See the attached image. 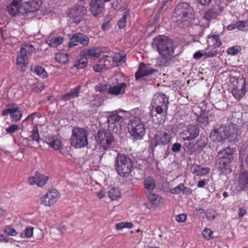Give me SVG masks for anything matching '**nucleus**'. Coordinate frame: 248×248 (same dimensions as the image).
I'll use <instances>...</instances> for the list:
<instances>
[{
  "instance_id": "f257e3e1",
  "label": "nucleus",
  "mask_w": 248,
  "mask_h": 248,
  "mask_svg": "<svg viewBox=\"0 0 248 248\" xmlns=\"http://www.w3.org/2000/svg\"><path fill=\"white\" fill-rule=\"evenodd\" d=\"M194 11L191 6L187 3L178 4L174 8L172 20L182 27L188 26L194 18Z\"/></svg>"
},
{
  "instance_id": "f03ea898",
  "label": "nucleus",
  "mask_w": 248,
  "mask_h": 248,
  "mask_svg": "<svg viewBox=\"0 0 248 248\" xmlns=\"http://www.w3.org/2000/svg\"><path fill=\"white\" fill-rule=\"evenodd\" d=\"M135 115L130 119L128 124V131L134 141L140 140L146 134L145 124L143 121V115L138 111Z\"/></svg>"
},
{
  "instance_id": "7ed1b4c3",
  "label": "nucleus",
  "mask_w": 248,
  "mask_h": 248,
  "mask_svg": "<svg viewBox=\"0 0 248 248\" xmlns=\"http://www.w3.org/2000/svg\"><path fill=\"white\" fill-rule=\"evenodd\" d=\"M152 46L164 59H169L174 54L175 47L173 42L165 36L158 35L154 38Z\"/></svg>"
},
{
  "instance_id": "20e7f679",
  "label": "nucleus",
  "mask_w": 248,
  "mask_h": 248,
  "mask_svg": "<svg viewBox=\"0 0 248 248\" xmlns=\"http://www.w3.org/2000/svg\"><path fill=\"white\" fill-rule=\"evenodd\" d=\"M114 166L119 176L127 177L132 171L133 163L127 155L119 153L115 159Z\"/></svg>"
},
{
  "instance_id": "39448f33",
  "label": "nucleus",
  "mask_w": 248,
  "mask_h": 248,
  "mask_svg": "<svg viewBox=\"0 0 248 248\" xmlns=\"http://www.w3.org/2000/svg\"><path fill=\"white\" fill-rule=\"evenodd\" d=\"M71 145L76 148H81L88 144V134L83 128L75 127L73 129L71 138Z\"/></svg>"
},
{
  "instance_id": "423d86ee",
  "label": "nucleus",
  "mask_w": 248,
  "mask_h": 248,
  "mask_svg": "<svg viewBox=\"0 0 248 248\" xmlns=\"http://www.w3.org/2000/svg\"><path fill=\"white\" fill-rule=\"evenodd\" d=\"M169 98L165 93H155L152 102V106L158 114L165 113L168 109Z\"/></svg>"
},
{
  "instance_id": "0eeeda50",
  "label": "nucleus",
  "mask_w": 248,
  "mask_h": 248,
  "mask_svg": "<svg viewBox=\"0 0 248 248\" xmlns=\"http://www.w3.org/2000/svg\"><path fill=\"white\" fill-rule=\"evenodd\" d=\"M97 140L100 147L104 150H109L113 148V136L109 132L99 130L97 132Z\"/></svg>"
},
{
  "instance_id": "6e6552de",
  "label": "nucleus",
  "mask_w": 248,
  "mask_h": 248,
  "mask_svg": "<svg viewBox=\"0 0 248 248\" xmlns=\"http://www.w3.org/2000/svg\"><path fill=\"white\" fill-rule=\"evenodd\" d=\"M1 115L5 116L8 115L12 122H19L22 116V111L20 107L15 103H10L6 106V108L1 112Z\"/></svg>"
},
{
  "instance_id": "1a4fd4ad",
  "label": "nucleus",
  "mask_w": 248,
  "mask_h": 248,
  "mask_svg": "<svg viewBox=\"0 0 248 248\" xmlns=\"http://www.w3.org/2000/svg\"><path fill=\"white\" fill-rule=\"evenodd\" d=\"M60 198V193L56 189L48 190L40 198L42 205L46 207H51L55 205Z\"/></svg>"
},
{
  "instance_id": "9d476101",
  "label": "nucleus",
  "mask_w": 248,
  "mask_h": 248,
  "mask_svg": "<svg viewBox=\"0 0 248 248\" xmlns=\"http://www.w3.org/2000/svg\"><path fill=\"white\" fill-rule=\"evenodd\" d=\"M170 135L164 131H157L154 138L151 140L150 147L152 151L158 145H165L168 144L170 140Z\"/></svg>"
},
{
  "instance_id": "9b49d317",
  "label": "nucleus",
  "mask_w": 248,
  "mask_h": 248,
  "mask_svg": "<svg viewBox=\"0 0 248 248\" xmlns=\"http://www.w3.org/2000/svg\"><path fill=\"white\" fill-rule=\"evenodd\" d=\"M36 114V113L30 114L27 118L23 121V124L33 125V128L31 131V135L29 136V138H25L24 139V140L26 141H28V140L30 141L31 140L32 141H35L38 143L39 142L40 137L39 134L37 124H34L33 122L34 116Z\"/></svg>"
},
{
  "instance_id": "f8f14e48",
  "label": "nucleus",
  "mask_w": 248,
  "mask_h": 248,
  "mask_svg": "<svg viewBox=\"0 0 248 248\" xmlns=\"http://www.w3.org/2000/svg\"><path fill=\"white\" fill-rule=\"evenodd\" d=\"M124 116L117 113H113L108 116L107 122L109 131L117 132L119 128L121 127V124L124 121Z\"/></svg>"
},
{
  "instance_id": "ddd939ff",
  "label": "nucleus",
  "mask_w": 248,
  "mask_h": 248,
  "mask_svg": "<svg viewBox=\"0 0 248 248\" xmlns=\"http://www.w3.org/2000/svg\"><path fill=\"white\" fill-rule=\"evenodd\" d=\"M200 129L198 126L189 124L186 129L180 133V137L184 141H190L195 139L199 135Z\"/></svg>"
},
{
  "instance_id": "4468645a",
  "label": "nucleus",
  "mask_w": 248,
  "mask_h": 248,
  "mask_svg": "<svg viewBox=\"0 0 248 248\" xmlns=\"http://www.w3.org/2000/svg\"><path fill=\"white\" fill-rule=\"evenodd\" d=\"M87 10L84 6L78 5L70 9L69 12V16L73 19V22L79 23L85 18Z\"/></svg>"
},
{
  "instance_id": "2eb2a0df",
  "label": "nucleus",
  "mask_w": 248,
  "mask_h": 248,
  "mask_svg": "<svg viewBox=\"0 0 248 248\" xmlns=\"http://www.w3.org/2000/svg\"><path fill=\"white\" fill-rule=\"evenodd\" d=\"M222 125L223 134L226 140H235L240 134V129L233 124L228 125Z\"/></svg>"
},
{
  "instance_id": "dca6fc26",
  "label": "nucleus",
  "mask_w": 248,
  "mask_h": 248,
  "mask_svg": "<svg viewBox=\"0 0 248 248\" xmlns=\"http://www.w3.org/2000/svg\"><path fill=\"white\" fill-rule=\"evenodd\" d=\"M89 43V38L88 37L83 33L78 32L74 34L70 39L68 46L69 48H71L78 46L79 44L85 46L88 45Z\"/></svg>"
},
{
  "instance_id": "f3484780",
  "label": "nucleus",
  "mask_w": 248,
  "mask_h": 248,
  "mask_svg": "<svg viewBox=\"0 0 248 248\" xmlns=\"http://www.w3.org/2000/svg\"><path fill=\"white\" fill-rule=\"evenodd\" d=\"M45 142L49 146L55 150L59 151L62 154H66L62 142L61 140L54 136H48L45 138Z\"/></svg>"
},
{
  "instance_id": "a211bd4d",
  "label": "nucleus",
  "mask_w": 248,
  "mask_h": 248,
  "mask_svg": "<svg viewBox=\"0 0 248 248\" xmlns=\"http://www.w3.org/2000/svg\"><path fill=\"white\" fill-rule=\"evenodd\" d=\"M48 179V176L42 174L38 171H36L34 176L29 178L28 184L30 185L36 184L38 186L42 187L46 184Z\"/></svg>"
},
{
  "instance_id": "6ab92c4d",
  "label": "nucleus",
  "mask_w": 248,
  "mask_h": 248,
  "mask_svg": "<svg viewBox=\"0 0 248 248\" xmlns=\"http://www.w3.org/2000/svg\"><path fill=\"white\" fill-rule=\"evenodd\" d=\"M157 71V70L151 67L150 65L140 63L138 68V71L135 73V78L136 80H138L142 77L151 75Z\"/></svg>"
},
{
  "instance_id": "aec40b11",
  "label": "nucleus",
  "mask_w": 248,
  "mask_h": 248,
  "mask_svg": "<svg viewBox=\"0 0 248 248\" xmlns=\"http://www.w3.org/2000/svg\"><path fill=\"white\" fill-rule=\"evenodd\" d=\"M126 85L124 82H116L115 84L109 85L108 93L111 95L118 96L123 94L126 89Z\"/></svg>"
},
{
  "instance_id": "412c9836",
  "label": "nucleus",
  "mask_w": 248,
  "mask_h": 248,
  "mask_svg": "<svg viewBox=\"0 0 248 248\" xmlns=\"http://www.w3.org/2000/svg\"><path fill=\"white\" fill-rule=\"evenodd\" d=\"M223 7L219 4H215L211 8L207 10L203 16L206 20H210L216 18L223 11Z\"/></svg>"
},
{
  "instance_id": "4be33fe9",
  "label": "nucleus",
  "mask_w": 248,
  "mask_h": 248,
  "mask_svg": "<svg viewBox=\"0 0 248 248\" xmlns=\"http://www.w3.org/2000/svg\"><path fill=\"white\" fill-rule=\"evenodd\" d=\"M223 133L222 125H221L218 128H214L211 132L209 136L210 139L216 143L221 142L226 140Z\"/></svg>"
},
{
  "instance_id": "5701e85b",
  "label": "nucleus",
  "mask_w": 248,
  "mask_h": 248,
  "mask_svg": "<svg viewBox=\"0 0 248 248\" xmlns=\"http://www.w3.org/2000/svg\"><path fill=\"white\" fill-rule=\"evenodd\" d=\"M104 4L102 0H91L90 3V12L96 16L103 11Z\"/></svg>"
},
{
  "instance_id": "b1692460",
  "label": "nucleus",
  "mask_w": 248,
  "mask_h": 248,
  "mask_svg": "<svg viewBox=\"0 0 248 248\" xmlns=\"http://www.w3.org/2000/svg\"><path fill=\"white\" fill-rule=\"evenodd\" d=\"M246 85V81L245 79L243 80L240 89L238 88V87L232 89V93L236 100H240L245 95L247 92Z\"/></svg>"
},
{
  "instance_id": "393cba45",
  "label": "nucleus",
  "mask_w": 248,
  "mask_h": 248,
  "mask_svg": "<svg viewBox=\"0 0 248 248\" xmlns=\"http://www.w3.org/2000/svg\"><path fill=\"white\" fill-rule=\"evenodd\" d=\"M208 46L215 48L219 47L222 45V41L219 34H210L207 37Z\"/></svg>"
},
{
  "instance_id": "a878e982",
  "label": "nucleus",
  "mask_w": 248,
  "mask_h": 248,
  "mask_svg": "<svg viewBox=\"0 0 248 248\" xmlns=\"http://www.w3.org/2000/svg\"><path fill=\"white\" fill-rule=\"evenodd\" d=\"M42 4L41 0H31L27 4L26 13H33L40 9Z\"/></svg>"
},
{
  "instance_id": "bb28decb",
  "label": "nucleus",
  "mask_w": 248,
  "mask_h": 248,
  "mask_svg": "<svg viewBox=\"0 0 248 248\" xmlns=\"http://www.w3.org/2000/svg\"><path fill=\"white\" fill-rule=\"evenodd\" d=\"M238 184L239 188L241 190H248V172H243L240 173Z\"/></svg>"
},
{
  "instance_id": "cd10ccee",
  "label": "nucleus",
  "mask_w": 248,
  "mask_h": 248,
  "mask_svg": "<svg viewBox=\"0 0 248 248\" xmlns=\"http://www.w3.org/2000/svg\"><path fill=\"white\" fill-rule=\"evenodd\" d=\"M22 0H13L12 2L7 7V10L12 16H16L20 13V2Z\"/></svg>"
},
{
  "instance_id": "c85d7f7f",
  "label": "nucleus",
  "mask_w": 248,
  "mask_h": 248,
  "mask_svg": "<svg viewBox=\"0 0 248 248\" xmlns=\"http://www.w3.org/2000/svg\"><path fill=\"white\" fill-rule=\"evenodd\" d=\"M33 46L30 44L25 43L21 45L20 54L28 58L35 51Z\"/></svg>"
},
{
  "instance_id": "c756f323",
  "label": "nucleus",
  "mask_w": 248,
  "mask_h": 248,
  "mask_svg": "<svg viewBox=\"0 0 248 248\" xmlns=\"http://www.w3.org/2000/svg\"><path fill=\"white\" fill-rule=\"evenodd\" d=\"M63 40L64 38L61 36L55 37L50 36L46 39V42L50 46L57 47L62 43Z\"/></svg>"
},
{
  "instance_id": "7c9ffc66",
  "label": "nucleus",
  "mask_w": 248,
  "mask_h": 248,
  "mask_svg": "<svg viewBox=\"0 0 248 248\" xmlns=\"http://www.w3.org/2000/svg\"><path fill=\"white\" fill-rule=\"evenodd\" d=\"M143 186L149 191H153L156 187L155 179L152 176L146 177L143 181Z\"/></svg>"
},
{
  "instance_id": "2f4dec72",
  "label": "nucleus",
  "mask_w": 248,
  "mask_h": 248,
  "mask_svg": "<svg viewBox=\"0 0 248 248\" xmlns=\"http://www.w3.org/2000/svg\"><path fill=\"white\" fill-rule=\"evenodd\" d=\"M210 172V169L209 167H201L199 165H196L192 171L193 174L199 176H205Z\"/></svg>"
},
{
  "instance_id": "473e14b6",
  "label": "nucleus",
  "mask_w": 248,
  "mask_h": 248,
  "mask_svg": "<svg viewBox=\"0 0 248 248\" xmlns=\"http://www.w3.org/2000/svg\"><path fill=\"white\" fill-rule=\"evenodd\" d=\"M28 58L20 54L17 55L16 59V64L17 68L21 71L24 72L26 70L27 67L26 60Z\"/></svg>"
},
{
  "instance_id": "72a5a7b5",
  "label": "nucleus",
  "mask_w": 248,
  "mask_h": 248,
  "mask_svg": "<svg viewBox=\"0 0 248 248\" xmlns=\"http://www.w3.org/2000/svg\"><path fill=\"white\" fill-rule=\"evenodd\" d=\"M218 157V158L216 162V165L217 168L220 170L225 169L231 163V161L228 158H223V157H222V156H219Z\"/></svg>"
},
{
  "instance_id": "f704fd0d",
  "label": "nucleus",
  "mask_w": 248,
  "mask_h": 248,
  "mask_svg": "<svg viewBox=\"0 0 248 248\" xmlns=\"http://www.w3.org/2000/svg\"><path fill=\"white\" fill-rule=\"evenodd\" d=\"M55 60L59 63L64 64L68 62L69 56L66 53L58 52L55 55Z\"/></svg>"
},
{
  "instance_id": "c9c22d12",
  "label": "nucleus",
  "mask_w": 248,
  "mask_h": 248,
  "mask_svg": "<svg viewBox=\"0 0 248 248\" xmlns=\"http://www.w3.org/2000/svg\"><path fill=\"white\" fill-rule=\"evenodd\" d=\"M147 198L150 202L155 205H158L159 204L161 200H162V197L160 195L151 192H149L147 194Z\"/></svg>"
},
{
  "instance_id": "e433bc0d",
  "label": "nucleus",
  "mask_w": 248,
  "mask_h": 248,
  "mask_svg": "<svg viewBox=\"0 0 248 248\" xmlns=\"http://www.w3.org/2000/svg\"><path fill=\"white\" fill-rule=\"evenodd\" d=\"M208 143V140L205 137H201L197 141V151L198 152L202 151L205 147L206 146Z\"/></svg>"
},
{
  "instance_id": "4c0bfd02",
  "label": "nucleus",
  "mask_w": 248,
  "mask_h": 248,
  "mask_svg": "<svg viewBox=\"0 0 248 248\" xmlns=\"http://www.w3.org/2000/svg\"><path fill=\"white\" fill-rule=\"evenodd\" d=\"M33 72L42 78H46L47 77V72L44 67L41 66H36Z\"/></svg>"
},
{
  "instance_id": "58836bf2",
  "label": "nucleus",
  "mask_w": 248,
  "mask_h": 248,
  "mask_svg": "<svg viewBox=\"0 0 248 248\" xmlns=\"http://www.w3.org/2000/svg\"><path fill=\"white\" fill-rule=\"evenodd\" d=\"M112 61L117 65L123 64L125 61V56L117 53L112 57Z\"/></svg>"
},
{
  "instance_id": "ea45409f",
  "label": "nucleus",
  "mask_w": 248,
  "mask_h": 248,
  "mask_svg": "<svg viewBox=\"0 0 248 248\" xmlns=\"http://www.w3.org/2000/svg\"><path fill=\"white\" fill-rule=\"evenodd\" d=\"M129 15V12L128 10L123 13L122 17L118 21V26L119 29H123L126 26L127 17Z\"/></svg>"
},
{
  "instance_id": "a19ab883",
  "label": "nucleus",
  "mask_w": 248,
  "mask_h": 248,
  "mask_svg": "<svg viewBox=\"0 0 248 248\" xmlns=\"http://www.w3.org/2000/svg\"><path fill=\"white\" fill-rule=\"evenodd\" d=\"M232 155V151L230 148L224 149L222 151H220L218 153V156H222L223 158H228L231 161Z\"/></svg>"
},
{
  "instance_id": "79ce46f5",
  "label": "nucleus",
  "mask_w": 248,
  "mask_h": 248,
  "mask_svg": "<svg viewBox=\"0 0 248 248\" xmlns=\"http://www.w3.org/2000/svg\"><path fill=\"white\" fill-rule=\"evenodd\" d=\"M88 59L86 57H82L75 64L74 66L78 69L84 68L87 64Z\"/></svg>"
},
{
  "instance_id": "37998d69",
  "label": "nucleus",
  "mask_w": 248,
  "mask_h": 248,
  "mask_svg": "<svg viewBox=\"0 0 248 248\" xmlns=\"http://www.w3.org/2000/svg\"><path fill=\"white\" fill-rule=\"evenodd\" d=\"M82 54L85 56H90L94 58L98 57L96 49L93 48L85 49L82 51Z\"/></svg>"
},
{
  "instance_id": "c03bdc74",
  "label": "nucleus",
  "mask_w": 248,
  "mask_h": 248,
  "mask_svg": "<svg viewBox=\"0 0 248 248\" xmlns=\"http://www.w3.org/2000/svg\"><path fill=\"white\" fill-rule=\"evenodd\" d=\"M197 122L203 126H206L209 124V118L205 113H202L197 117Z\"/></svg>"
},
{
  "instance_id": "a18cd8bd",
  "label": "nucleus",
  "mask_w": 248,
  "mask_h": 248,
  "mask_svg": "<svg viewBox=\"0 0 248 248\" xmlns=\"http://www.w3.org/2000/svg\"><path fill=\"white\" fill-rule=\"evenodd\" d=\"M207 219L209 221H213L215 219L217 214L216 211L213 209H207L205 212Z\"/></svg>"
},
{
  "instance_id": "49530a36",
  "label": "nucleus",
  "mask_w": 248,
  "mask_h": 248,
  "mask_svg": "<svg viewBox=\"0 0 248 248\" xmlns=\"http://www.w3.org/2000/svg\"><path fill=\"white\" fill-rule=\"evenodd\" d=\"M133 227V223L131 222H121L115 225V228L118 230H121L124 228L130 229Z\"/></svg>"
},
{
  "instance_id": "de8ad7c7",
  "label": "nucleus",
  "mask_w": 248,
  "mask_h": 248,
  "mask_svg": "<svg viewBox=\"0 0 248 248\" xmlns=\"http://www.w3.org/2000/svg\"><path fill=\"white\" fill-rule=\"evenodd\" d=\"M241 51V47L239 46H235L227 48L226 52L228 55L234 56Z\"/></svg>"
},
{
  "instance_id": "09e8293b",
  "label": "nucleus",
  "mask_w": 248,
  "mask_h": 248,
  "mask_svg": "<svg viewBox=\"0 0 248 248\" xmlns=\"http://www.w3.org/2000/svg\"><path fill=\"white\" fill-rule=\"evenodd\" d=\"M108 195L109 197L112 200H117V198L120 197L121 196L119 191L114 187H113L109 190L108 192Z\"/></svg>"
},
{
  "instance_id": "8fccbe9b",
  "label": "nucleus",
  "mask_w": 248,
  "mask_h": 248,
  "mask_svg": "<svg viewBox=\"0 0 248 248\" xmlns=\"http://www.w3.org/2000/svg\"><path fill=\"white\" fill-rule=\"evenodd\" d=\"M19 129V126L17 124H12L5 128L6 134L12 135Z\"/></svg>"
},
{
  "instance_id": "3c124183",
  "label": "nucleus",
  "mask_w": 248,
  "mask_h": 248,
  "mask_svg": "<svg viewBox=\"0 0 248 248\" xmlns=\"http://www.w3.org/2000/svg\"><path fill=\"white\" fill-rule=\"evenodd\" d=\"M218 54V51L216 48H213L210 51L204 52V59H208L215 57Z\"/></svg>"
},
{
  "instance_id": "603ef678",
  "label": "nucleus",
  "mask_w": 248,
  "mask_h": 248,
  "mask_svg": "<svg viewBox=\"0 0 248 248\" xmlns=\"http://www.w3.org/2000/svg\"><path fill=\"white\" fill-rule=\"evenodd\" d=\"M45 84L43 82L37 83L32 88V91L35 93H40L45 89Z\"/></svg>"
},
{
  "instance_id": "864d4df0",
  "label": "nucleus",
  "mask_w": 248,
  "mask_h": 248,
  "mask_svg": "<svg viewBox=\"0 0 248 248\" xmlns=\"http://www.w3.org/2000/svg\"><path fill=\"white\" fill-rule=\"evenodd\" d=\"M33 227H29L25 229L24 231V236H23V233H21V237L31 238L33 235Z\"/></svg>"
},
{
  "instance_id": "5fc2aeb1",
  "label": "nucleus",
  "mask_w": 248,
  "mask_h": 248,
  "mask_svg": "<svg viewBox=\"0 0 248 248\" xmlns=\"http://www.w3.org/2000/svg\"><path fill=\"white\" fill-rule=\"evenodd\" d=\"M213 231L209 228H204L202 232L203 236L207 240H209L213 238Z\"/></svg>"
},
{
  "instance_id": "6e6d98bb",
  "label": "nucleus",
  "mask_w": 248,
  "mask_h": 248,
  "mask_svg": "<svg viewBox=\"0 0 248 248\" xmlns=\"http://www.w3.org/2000/svg\"><path fill=\"white\" fill-rule=\"evenodd\" d=\"M185 187L184 184L183 183L179 184L177 186L173 188L171 190V192L172 194H179L180 192L183 191V189Z\"/></svg>"
},
{
  "instance_id": "4d7b16f0",
  "label": "nucleus",
  "mask_w": 248,
  "mask_h": 248,
  "mask_svg": "<svg viewBox=\"0 0 248 248\" xmlns=\"http://www.w3.org/2000/svg\"><path fill=\"white\" fill-rule=\"evenodd\" d=\"M196 144L194 142H190L187 146V150L189 154L191 155L197 151Z\"/></svg>"
},
{
  "instance_id": "13d9d810",
  "label": "nucleus",
  "mask_w": 248,
  "mask_h": 248,
  "mask_svg": "<svg viewBox=\"0 0 248 248\" xmlns=\"http://www.w3.org/2000/svg\"><path fill=\"white\" fill-rule=\"evenodd\" d=\"M4 233L8 235L16 236L17 234V232L16 230L13 228L7 227L4 230Z\"/></svg>"
},
{
  "instance_id": "bf43d9fd",
  "label": "nucleus",
  "mask_w": 248,
  "mask_h": 248,
  "mask_svg": "<svg viewBox=\"0 0 248 248\" xmlns=\"http://www.w3.org/2000/svg\"><path fill=\"white\" fill-rule=\"evenodd\" d=\"M236 29L240 31H244L245 27V23L243 21H239L235 23Z\"/></svg>"
},
{
  "instance_id": "052dcab7",
  "label": "nucleus",
  "mask_w": 248,
  "mask_h": 248,
  "mask_svg": "<svg viewBox=\"0 0 248 248\" xmlns=\"http://www.w3.org/2000/svg\"><path fill=\"white\" fill-rule=\"evenodd\" d=\"M186 216L184 214L177 215L175 217L176 220L178 222H184L186 220Z\"/></svg>"
},
{
  "instance_id": "680f3d73",
  "label": "nucleus",
  "mask_w": 248,
  "mask_h": 248,
  "mask_svg": "<svg viewBox=\"0 0 248 248\" xmlns=\"http://www.w3.org/2000/svg\"><path fill=\"white\" fill-rule=\"evenodd\" d=\"M79 90L80 87H77L71 90L70 92L73 97L75 98L78 96Z\"/></svg>"
},
{
  "instance_id": "e2e57ef3",
  "label": "nucleus",
  "mask_w": 248,
  "mask_h": 248,
  "mask_svg": "<svg viewBox=\"0 0 248 248\" xmlns=\"http://www.w3.org/2000/svg\"><path fill=\"white\" fill-rule=\"evenodd\" d=\"M181 145L179 143H175L172 145V151L174 152H178L181 150Z\"/></svg>"
},
{
  "instance_id": "0e129e2a",
  "label": "nucleus",
  "mask_w": 248,
  "mask_h": 248,
  "mask_svg": "<svg viewBox=\"0 0 248 248\" xmlns=\"http://www.w3.org/2000/svg\"><path fill=\"white\" fill-rule=\"evenodd\" d=\"M213 0H196L199 4L202 6H208Z\"/></svg>"
},
{
  "instance_id": "69168bd1",
  "label": "nucleus",
  "mask_w": 248,
  "mask_h": 248,
  "mask_svg": "<svg viewBox=\"0 0 248 248\" xmlns=\"http://www.w3.org/2000/svg\"><path fill=\"white\" fill-rule=\"evenodd\" d=\"M204 52L203 53L201 52L200 51L196 52L193 55V57L195 59L199 60L200 59L202 56L204 57Z\"/></svg>"
},
{
  "instance_id": "338daca9",
  "label": "nucleus",
  "mask_w": 248,
  "mask_h": 248,
  "mask_svg": "<svg viewBox=\"0 0 248 248\" xmlns=\"http://www.w3.org/2000/svg\"><path fill=\"white\" fill-rule=\"evenodd\" d=\"M246 210L244 208H240L239 209L238 211V215L239 217L241 218L243 217L246 214Z\"/></svg>"
},
{
  "instance_id": "774afa93",
  "label": "nucleus",
  "mask_w": 248,
  "mask_h": 248,
  "mask_svg": "<svg viewBox=\"0 0 248 248\" xmlns=\"http://www.w3.org/2000/svg\"><path fill=\"white\" fill-rule=\"evenodd\" d=\"M72 98H74V97H73V95L71 94V93L70 92L62 96V99L65 101L68 100H70Z\"/></svg>"
}]
</instances>
